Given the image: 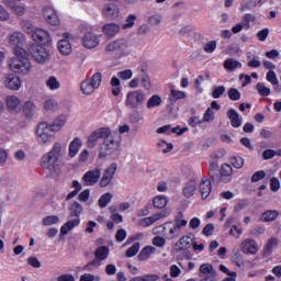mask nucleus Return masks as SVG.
I'll return each mask as SVG.
<instances>
[{
  "label": "nucleus",
  "instance_id": "f257e3e1",
  "mask_svg": "<svg viewBox=\"0 0 281 281\" xmlns=\"http://www.w3.org/2000/svg\"><path fill=\"white\" fill-rule=\"evenodd\" d=\"M15 57L9 60L11 71L15 74H30L32 71V64L27 58V50L25 48L15 49Z\"/></svg>",
  "mask_w": 281,
  "mask_h": 281
},
{
  "label": "nucleus",
  "instance_id": "f03ea898",
  "mask_svg": "<svg viewBox=\"0 0 281 281\" xmlns=\"http://www.w3.org/2000/svg\"><path fill=\"white\" fill-rule=\"evenodd\" d=\"M60 143H55L52 150L44 155L41 159L42 168L48 170L50 175H54L56 170H58V166L60 164Z\"/></svg>",
  "mask_w": 281,
  "mask_h": 281
},
{
  "label": "nucleus",
  "instance_id": "7ed1b4c3",
  "mask_svg": "<svg viewBox=\"0 0 281 281\" xmlns=\"http://www.w3.org/2000/svg\"><path fill=\"white\" fill-rule=\"evenodd\" d=\"M82 205L76 201L69 205V221L66 224H64L60 228V234L63 236H67V234H69V232H71L74 227H78V225H80V214H82Z\"/></svg>",
  "mask_w": 281,
  "mask_h": 281
},
{
  "label": "nucleus",
  "instance_id": "20e7f679",
  "mask_svg": "<svg viewBox=\"0 0 281 281\" xmlns=\"http://www.w3.org/2000/svg\"><path fill=\"white\" fill-rule=\"evenodd\" d=\"M120 148V135L113 133L112 136H108V138L100 145V159L104 157H109V155H113L115 150Z\"/></svg>",
  "mask_w": 281,
  "mask_h": 281
},
{
  "label": "nucleus",
  "instance_id": "39448f33",
  "mask_svg": "<svg viewBox=\"0 0 281 281\" xmlns=\"http://www.w3.org/2000/svg\"><path fill=\"white\" fill-rule=\"evenodd\" d=\"M109 247L99 246L94 251V259L89 261L86 266H83L85 271H93V269H98V267H102V261L109 258Z\"/></svg>",
  "mask_w": 281,
  "mask_h": 281
},
{
  "label": "nucleus",
  "instance_id": "423d86ee",
  "mask_svg": "<svg viewBox=\"0 0 281 281\" xmlns=\"http://www.w3.org/2000/svg\"><path fill=\"white\" fill-rule=\"evenodd\" d=\"M79 30L82 36V45L87 47V49H93L97 45H100V41L98 40V35L93 34V27L83 24L79 26Z\"/></svg>",
  "mask_w": 281,
  "mask_h": 281
},
{
  "label": "nucleus",
  "instance_id": "0eeeda50",
  "mask_svg": "<svg viewBox=\"0 0 281 281\" xmlns=\"http://www.w3.org/2000/svg\"><path fill=\"white\" fill-rule=\"evenodd\" d=\"M102 85V72H95L91 78L81 82L80 89L85 95H91Z\"/></svg>",
  "mask_w": 281,
  "mask_h": 281
},
{
  "label": "nucleus",
  "instance_id": "6e6552de",
  "mask_svg": "<svg viewBox=\"0 0 281 281\" xmlns=\"http://www.w3.org/2000/svg\"><path fill=\"white\" fill-rule=\"evenodd\" d=\"M146 102V93L142 90H134L126 94L125 106L127 109H139Z\"/></svg>",
  "mask_w": 281,
  "mask_h": 281
},
{
  "label": "nucleus",
  "instance_id": "1a4fd4ad",
  "mask_svg": "<svg viewBox=\"0 0 281 281\" xmlns=\"http://www.w3.org/2000/svg\"><path fill=\"white\" fill-rule=\"evenodd\" d=\"M36 135L38 144H49V142L55 139L54 132L47 122H42L37 125Z\"/></svg>",
  "mask_w": 281,
  "mask_h": 281
},
{
  "label": "nucleus",
  "instance_id": "9d476101",
  "mask_svg": "<svg viewBox=\"0 0 281 281\" xmlns=\"http://www.w3.org/2000/svg\"><path fill=\"white\" fill-rule=\"evenodd\" d=\"M29 52L38 65H45V63H49V58H52L49 50L42 45H32L30 46Z\"/></svg>",
  "mask_w": 281,
  "mask_h": 281
},
{
  "label": "nucleus",
  "instance_id": "9b49d317",
  "mask_svg": "<svg viewBox=\"0 0 281 281\" xmlns=\"http://www.w3.org/2000/svg\"><path fill=\"white\" fill-rule=\"evenodd\" d=\"M199 278L200 281H216V270L212 263H202L200 266Z\"/></svg>",
  "mask_w": 281,
  "mask_h": 281
},
{
  "label": "nucleus",
  "instance_id": "f8f14e48",
  "mask_svg": "<svg viewBox=\"0 0 281 281\" xmlns=\"http://www.w3.org/2000/svg\"><path fill=\"white\" fill-rule=\"evenodd\" d=\"M115 172H117V164L113 162L103 172V177L100 180V188H106L108 186H111V181H113Z\"/></svg>",
  "mask_w": 281,
  "mask_h": 281
},
{
  "label": "nucleus",
  "instance_id": "ddd939ff",
  "mask_svg": "<svg viewBox=\"0 0 281 281\" xmlns=\"http://www.w3.org/2000/svg\"><path fill=\"white\" fill-rule=\"evenodd\" d=\"M162 236L166 240H177L181 236V229L172 225V222L164 224Z\"/></svg>",
  "mask_w": 281,
  "mask_h": 281
},
{
  "label": "nucleus",
  "instance_id": "4468645a",
  "mask_svg": "<svg viewBox=\"0 0 281 281\" xmlns=\"http://www.w3.org/2000/svg\"><path fill=\"white\" fill-rule=\"evenodd\" d=\"M102 14L105 19L115 21V19L120 16V7L113 2L105 3L102 9Z\"/></svg>",
  "mask_w": 281,
  "mask_h": 281
},
{
  "label": "nucleus",
  "instance_id": "2eb2a0df",
  "mask_svg": "<svg viewBox=\"0 0 281 281\" xmlns=\"http://www.w3.org/2000/svg\"><path fill=\"white\" fill-rule=\"evenodd\" d=\"M126 49H128V42L125 38L114 40L105 47V50L117 52L119 54H123Z\"/></svg>",
  "mask_w": 281,
  "mask_h": 281
},
{
  "label": "nucleus",
  "instance_id": "dca6fc26",
  "mask_svg": "<svg viewBox=\"0 0 281 281\" xmlns=\"http://www.w3.org/2000/svg\"><path fill=\"white\" fill-rule=\"evenodd\" d=\"M32 38L35 41V43H40V45H49V43H52V36L49 35V32L43 29H36L32 33Z\"/></svg>",
  "mask_w": 281,
  "mask_h": 281
},
{
  "label": "nucleus",
  "instance_id": "f3484780",
  "mask_svg": "<svg viewBox=\"0 0 281 281\" xmlns=\"http://www.w3.org/2000/svg\"><path fill=\"white\" fill-rule=\"evenodd\" d=\"M25 43V35L21 32H14L9 37V45L13 47L14 54L16 53V49H23V44Z\"/></svg>",
  "mask_w": 281,
  "mask_h": 281
},
{
  "label": "nucleus",
  "instance_id": "a211bd4d",
  "mask_svg": "<svg viewBox=\"0 0 281 281\" xmlns=\"http://www.w3.org/2000/svg\"><path fill=\"white\" fill-rule=\"evenodd\" d=\"M100 177H102V171L100 169H93V170L87 171L83 175V181L86 186H95V183L100 181Z\"/></svg>",
  "mask_w": 281,
  "mask_h": 281
},
{
  "label": "nucleus",
  "instance_id": "6ab92c4d",
  "mask_svg": "<svg viewBox=\"0 0 281 281\" xmlns=\"http://www.w3.org/2000/svg\"><path fill=\"white\" fill-rule=\"evenodd\" d=\"M193 239L192 237L186 235L179 238V240L175 244L176 254H181V251H188L190 247H192Z\"/></svg>",
  "mask_w": 281,
  "mask_h": 281
},
{
  "label": "nucleus",
  "instance_id": "aec40b11",
  "mask_svg": "<svg viewBox=\"0 0 281 281\" xmlns=\"http://www.w3.org/2000/svg\"><path fill=\"white\" fill-rule=\"evenodd\" d=\"M43 16L46 19L47 23L50 25H60V20L58 19V14L52 7H45L43 9Z\"/></svg>",
  "mask_w": 281,
  "mask_h": 281
},
{
  "label": "nucleus",
  "instance_id": "412c9836",
  "mask_svg": "<svg viewBox=\"0 0 281 281\" xmlns=\"http://www.w3.org/2000/svg\"><path fill=\"white\" fill-rule=\"evenodd\" d=\"M4 87L11 91H19L21 89V78L13 74L8 75L4 79Z\"/></svg>",
  "mask_w": 281,
  "mask_h": 281
},
{
  "label": "nucleus",
  "instance_id": "4be33fe9",
  "mask_svg": "<svg viewBox=\"0 0 281 281\" xmlns=\"http://www.w3.org/2000/svg\"><path fill=\"white\" fill-rule=\"evenodd\" d=\"M209 177L213 183H223L221 178V169H218V162L213 161L209 165Z\"/></svg>",
  "mask_w": 281,
  "mask_h": 281
},
{
  "label": "nucleus",
  "instance_id": "5701e85b",
  "mask_svg": "<svg viewBox=\"0 0 281 281\" xmlns=\"http://www.w3.org/2000/svg\"><path fill=\"white\" fill-rule=\"evenodd\" d=\"M241 251L243 254H250L251 256H255V254H258V244L256 240L247 238L241 244Z\"/></svg>",
  "mask_w": 281,
  "mask_h": 281
},
{
  "label": "nucleus",
  "instance_id": "b1692460",
  "mask_svg": "<svg viewBox=\"0 0 281 281\" xmlns=\"http://www.w3.org/2000/svg\"><path fill=\"white\" fill-rule=\"evenodd\" d=\"M102 32L106 38H115L120 34V25L115 23H108L102 26Z\"/></svg>",
  "mask_w": 281,
  "mask_h": 281
},
{
  "label": "nucleus",
  "instance_id": "393cba45",
  "mask_svg": "<svg viewBox=\"0 0 281 281\" xmlns=\"http://www.w3.org/2000/svg\"><path fill=\"white\" fill-rule=\"evenodd\" d=\"M63 40L58 42V49L63 56H69L71 54V43H69V33H64Z\"/></svg>",
  "mask_w": 281,
  "mask_h": 281
},
{
  "label": "nucleus",
  "instance_id": "a878e982",
  "mask_svg": "<svg viewBox=\"0 0 281 281\" xmlns=\"http://www.w3.org/2000/svg\"><path fill=\"white\" fill-rule=\"evenodd\" d=\"M226 115L231 121V125L233 126V128H240V126H243V119H240V114H238L236 110H228Z\"/></svg>",
  "mask_w": 281,
  "mask_h": 281
},
{
  "label": "nucleus",
  "instance_id": "bb28decb",
  "mask_svg": "<svg viewBox=\"0 0 281 281\" xmlns=\"http://www.w3.org/2000/svg\"><path fill=\"white\" fill-rule=\"evenodd\" d=\"M232 175H234L232 166L229 164H223L220 170L222 183H229L232 181Z\"/></svg>",
  "mask_w": 281,
  "mask_h": 281
},
{
  "label": "nucleus",
  "instance_id": "cd10ccee",
  "mask_svg": "<svg viewBox=\"0 0 281 281\" xmlns=\"http://www.w3.org/2000/svg\"><path fill=\"white\" fill-rule=\"evenodd\" d=\"M66 122H67V115L61 114L57 116L52 124H48V127L50 128L52 132L56 133L60 131L63 126H65Z\"/></svg>",
  "mask_w": 281,
  "mask_h": 281
},
{
  "label": "nucleus",
  "instance_id": "c85d7f7f",
  "mask_svg": "<svg viewBox=\"0 0 281 281\" xmlns=\"http://www.w3.org/2000/svg\"><path fill=\"white\" fill-rule=\"evenodd\" d=\"M200 192L202 199H207V196L212 194V181H210L209 179H202L200 183Z\"/></svg>",
  "mask_w": 281,
  "mask_h": 281
},
{
  "label": "nucleus",
  "instance_id": "c756f323",
  "mask_svg": "<svg viewBox=\"0 0 281 281\" xmlns=\"http://www.w3.org/2000/svg\"><path fill=\"white\" fill-rule=\"evenodd\" d=\"M5 5H8V8H10V10L16 14V16H23V14H25V5L18 4L12 0H7Z\"/></svg>",
  "mask_w": 281,
  "mask_h": 281
},
{
  "label": "nucleus",
  "instance_id": "7c9ffc66",
  "mask_svg": "<svg viewBox=\"0 0 281 281\" xmlns=\"http://www.w3.org/2000/svg\"><path fill=\"white\" fill-rule=\"evenodd\" d=\"M280 216V212L276 210H268L261 214L260 221L262 223H273Z\"/></svg>",
  "mask_w": 281,
  "mask_h": 281
},
{
  "label": "nucleus",
  "instance_id": "2f4dec72",
  "mask_svg": "<svg viewBox=\"0 0 281 281\" xmlns=\"http://www.w3.org/2000/svg\"><path fill=\"white\" fill-rule=\"evenodd\" d=\"M194 192H196V181L190 180L183 188V194L187 199H190V196H194Z\"/></svg>",
  "mask_w": 281,
  "mask_h": 281
},
{
  "label": "nucleus",
  "instance_id": "473e14b6",
  "mask_svg": "<svg viewBox=\"0 0 281 281\" xmlns=\"http://www.w3.org/2000/svg\"><path fill=\"white\" fill-rule=\"evenodd\" d=\"M5 102L7 109H9V111H14L21 105V100H19L16 95L7 97Z\"/></svg>",
  "mask_w": 281,
  "mask_h": 281
},
{
  "label": "nucleus",
  "instance_id": "72a5a7b5",
  "mask_svg": "<svg viewBox=\"0 0 281 281\" xmlns=\"http://www.w3.org/2000/svg\"><path fill=\"white\" fill-rule=\"evenodd\" d=\"M278 244H279L278 238L276 237L270 238L263 248V256L267 258L270 254H273V248L277 247Z\"/></svg>",
  "mask_w": 281,
  "mask_h": 281
},
{
  "label": "nucleus",
  "instance_id": "f704fd0d",
  "mask_svg": "<svg viewBox=\"0 0 281 281\" xmlns=\"http://www.w3.org/2000/svg\"><path fill=\"white\" fill-rule=\"evenodd\" d=\"M168 100L170 104H175L177 100H186V92L171 89Z\"/></svg>",
  "mask_w": 281,
  "mask_h": 281
},
{
  "label": "nucleus",
  "instance_id": "c9c22d12",
  "mask_svg": "<svg viewBox=\"0 0 281 281\" xmlns=\"http://www.w3.org/2000/svg\"><path fill=\"white\" fill-rule=\"evenodd\" d=\"M110 85H111V87H113L112 95L117 98V95H120V93H122V87H121L122 82L120 81V78L112 77Z\"/></svg>",
  "mask_w": 281,
  "mask_h": 281
},
{
  "label": "nucleus",
  "instance_id": "e433bc0d",
  "mask_svg": "<svg viewBox=\"0 0 281 281\" xmlns=\"http://www.w3.org/2000/svg\"><path fill=\"white\" fill-rule=\"evenodd\" d=\"M80 146H82V140H80V138H75L69 145V157L78 155Z\"/></svg>",
  "mask_w": 281,
  "mask_h": 281
},
{
  "label": "nucleus",
  "instance_id": "4c0bfd02",
  "mask_svg": "<svg viewBox=\"0 0 281 281\" xmlns=\"http://www.w3.org/2000/svg\"><path fill=\"white\" fill-rule=\"evenodd\" d=\"M153 205L157 210H164V207H166V205H168V199L164 195H157L153 200Z\"/></svg>",
  "mask_w": 281,
  "mask_h": 281
},
{
  "label": "nucleus",
  "instance_id": "58836bf2",
  "mask_svg": "<svg viewBox=\"0 0 281 281\" xmlns=\"http://www.w3.org/2000/svg\"><path fill=\"white\" fill-rule=\"evenodd\" d=\"M154 251H155V247L146 246L145 248H143L140 250V252L138 254L137 258L140 261L148 260V258H150V254H153Z\"/></svg>",
  "mask_w": 281,
  "mask_h": 281
},
{
  "label": "nucleus",
  "instance_id": "ea45409f",
  "mask_svg": "<svg viewBox=\"0 0 281 281\" xmlns=\"http://www.w3.org/2000/svg\"><path fill=\"white\" fill-rule=\"evenodd\" d=\"M237 67H243V64H240L238 60H234L233 58H227L224 61V68L226 71H234V69H237Z\"/></svg>",
  "mask_w": 281,
  "mask_h": 281
},
{
  "label": "nucleus",
  "instance_id": "a19ab883",
  "mask_svg": "<svg viewBox=\"0 0 281 281\" xmlns=\"http://www.w3.org/2000/svg\"><path fill=\"white\" fill-rule=\"evenodd\" d=\"M186 225H188V221L183 220V212H179L175 217V223H172V226L181 229V227H186Z\"/></svg>",
  "mask_w": 281,
  "mask_h": 281
},
{
  "label": "nucleus",
  "instance_id": "79ce46f5",
  "mask_svg": "<svg viewBox=\"0 0 281 281\" xmlns=\"http://www.w3.org/2000/svg\"><path fill=\"white\" fill-rule=\"evenodd\" d=\"M94 134H97V137L99 139H104V140H106L109 137L113 135V133H111V130L108 127H101L94 131Z\"/></svg>",
  "mask_w": 281,
  "mask_h": 281
},
{
  "label": "nucleus",
  "instance_id": "37998d69",
  "mask_svg": "<svg viewBox=\"0 0 281 281\" xmlns=\"http://www.w3.org/2000/svg\"><path fill=\"white\" fill-rule=\"evenodd\" d=\"M161 97L159 94H154L147 101V109H155V106H161Z\"/></svg>",
  "mask_w": 281,
  "mask_h": 281
},
{
  "label": "nucleus",
  "instance_id": "c03bdc74",
  "mask_svg": "<svg viewBox=\"0 0 281 281\" xmlns=\"http://www.w3.org/2000/svg\"><path fill=\"white\" fill-rule=\"evenodd\" d=\"M256 89L259 95H262L263 98H267V95H271V89L267 88L266 85L262 82L257 83Z\"/></svg>",
  "mask_w": 281,
  "mask_h": 281
},
{
  "label": "nucleus",
  "instance_id": "a18cd8bd",
  "mask_svg": "<svg viewBox=\"0 0 281 281\" xmlns=\"http://www.w3.org/2000/svg\"><path fill=\"white\" fill-rule=\"evenodd\" d=\"M231 164L234 166L237 170H240L243 166H245V159L240 156H233L231 157Z\"/></svg>",
  "mask_w": 281,
  "mask_h": 281
},
{
  "label": "nucleus",
  "instance_id": "49530a36",
  "mask_svg": "<svg viewBox=\"0 0 281 281\" xmlns=\"http://www.w3.org/2000/svg\"><path fill=\"white\" fill-rule=\"evenodd\" d=\"M46 85L48 87V89H50L52 91H56V89H60V82H58V79H56V77H49L46 80Z\"/></svg>",
  "mask_w": 281,
  "mask_h": 281
},
{
  "label": "nucleus",
  "instance_id": "de8ad7c7",
  "mask_svg": "<svg viewBox=\"0 0 281 281\" xmlns=\"http://www.w3.org/2000/svg\"><path fill=\"white\" fill-rule=\"evenodd\" d=\"M60 218L57 215H48L43 218V225L45 227L49 225H56V223H59Z\"/></svg>",
  "mask_w": 281,
  "mask_h": 281
},
{
  "label": "nucleus",
  "instance_id": "09e8293b",
  "mask_svg": "<svg viewBox=\"0 0 281 281\" xmlns=\"http://www.w3.org/2000/svg\"><path fill=\"white\" fill-rule=\"evenodd\" d=\"M266 80L273 85L274 87H278L280 85V81L278 80V76L276 75V71L269 70L266 76Z\"/></svg>",
  "mask_w": 281,
  "mask_h": 281
},
{
  "label": "nucleus",
  "instance_id": "8fccbe9b",
  "mask_svg": "<svg viewBox=\"0 0 281 281\" xmlns=\"http://www.w3.org/2000/svg\"><path fill=\"white\" fill-rule=\"evenodd\" d=\"M111 199H113V194L112 193H104L99 199V206L106 207V205H109V203H111Z\"/></svg>",
  "mask_w": 281,
  "mask_h": 281
},
{
  "label": "nucleus",
  "instance_id": "3c124183",
  "mask_svg": "<svg viewBox=\"0 0 281 281\" xmlns=\"http://www.w3.org/2000/svg\"><path fill=\"white\" fill-rule=\"evenodd\" d=\"M22 30L26 34H34V24H32V21L24 20L21 22Z\"/></svg>",
  "mask_w": 281,
  "mask_h": 281
},
{
  "label": "nucleus",
  "instance_id": "603ef678",
  "mask_svg": "<svg viewBox=\"0 0 281 281\" xmlns=\"http://www.w3.org/2000/svg\"><path fill=\"white\" fill-rule=\"evenodd\" d=\"M139 243L134 244L133 246H131L126 252H125V257L126 258H133V256H137V252L139 251Z\"/></svg>",
  "mask_w": 281,
  "mask_h": 281
},
{
  "label": "nucleus",
  "instance_id": "864d4df0",
  "mask_svg": "<svg viewBox=\"0 0 281 281\" xmlns=\"http://www.w3.org/2000/svg\"><path fill=\"white\" fill-rule=\"evenodd\" d=\"M34 109H35V105L33 102L31 101L25 102L23 106L24 115H26V117H32V113H34Z\"/></svg>",
  "mask_w": 281,
  "mask_h": 281
},
{
  "label": "nucleus",
  "instance_id": "5fc2aeb1",
  "mask_svg": "<svg viewBox=\"0 0 281 281\" xmlns=\"http://www.w3.org/2000/svg\"><path fill=\"white\" fill-rule=\"evenodd\" d=\"M228 98L233 102H238V100H240V91H238L236 88H231L228 90Z\"/></svg>",
  "mask_w": 281,
  "mask_h": 281
},
{
  "label": "nucleus",
  "instance_id": "6e6d98bb",
  "mask_svg": "<svg viewBox=\"0 0 281 281\" xmlns=\"http://www.w3.org/2000/svg\"><path fill=\"white\" fill-rule=\"evenodd\" d=\"M254 21H256V15L251 13H247L243 16V24L245 25L246 30H249V23H254Z\"/></svg>",
  "mask_w": 281,
  "mask_h": 281
},
{
  "label": "nucleus",
  "instance_id": "4d7b16f0",
  "mask_svg": "<svg viewBox=\"0 0 281 281\" xmlns=\"http://www.w3.org/2000/svg\"><path fill=\"white\" fill-rule=\"evenodd\" d=\"M135 21H137V15L130 14L126 18V23L123 24V30H128V29L133 27V25H135Z\"/></svg>",
  "mask_w": 281,
  "mask_h": 281
},
{
  "label": "nucleus",
  "instance_id": "13d9d810",
  "mask_svg": "<svg viewBox=\"0 0 281 281\" xmlns=\"http://www.w3.org/2000/svg\"><path fill=\"white\" fill-rule=\"evenodd\" d=\"M267 177V172L265 170L256 171L251 177V183H258V181H262Z\"/></svg>",
  "mask_w": 281,
  "mask_h": 281
},
{
  "label": "nucleus",
  "instance_id": "bf43d9fd",
  "mask_svg": "<svg viewBox=\"0 0 281 281\" xmlns=\"http://www.w3.org/2000/svg\"><path fill=\"white\" fill-rule=\"evenodd\" d=\"M45 111H58V103L54 100H47L44 104Z\"/></svg>",
  "mask_w": 281,
  "mask_h": 281
},
{
  "label": "nucleus",
  "instance_id": "052dcab7",
  "mask_svg": "<svg viewBox=\"0 0 281 281\" xmlns=\"http://www.w3.org/2000/svg\"><path fill=\"white\" fill-rule=\"evenodd\" d=\"M142 120H144V116H142L138 111L132 112L130 114L131 124H138V122H142Z\"/></svg>",
  "mask_w": 281,
  "mask_h": 281
},
{
  "label": "nucleus",
  "instance_id": "680f3d73",
  "mask_svg": "<svg viewBox=\"0 0 281 281\" xmlns=\"http://www.w3.org/2000/svg\"><path fill=\"white\" fill-rule=\"evenodd\" d=\"M117 76L119 78H121V80H131L133 78V70L126 69L123 71H119Z\"/></svg>",
  "mask_w": 281,
  "mask_h": 281
},
{
  "label": "nucleus",
  "instance_id": "e2e57ef3",
  "mask_svg": "<svg viewBox=\"0 0 281 281\" xmlns=\"http://www.w3.org/2000/svg\"><path fill=\"white\" fill-rule=\"evenodd\" d=\"M204 52L206 54H213V52H215L216 49V41H210L207 42L204 47H203Z\"/></svg>",
  "mask_w": 281,
  "mask_h": 281
},
{
  "label": "nucleus",
  "instance_id": "0e129e2a",
  "mask_svg": "<svg viewBox=\"0 0 281 281\" xmlns=\"http://www.w3.org/2000/svg\"><path fill=\"white\" fill-rule=\"evenodd\" d=\"M223 93H225V86H218V87L214 88V90L212 92V98H214L215 100H218V98H221V95H223Z\"/></svg>",
  "mask_w": 281,
  "mask_h": 281
},
{
  "label": "nucleus",
  "instance_id": "69168bd1",
  "mask_svg": "<svg viewBox=\"0 0 281 281\" xmlns=\"http://www.w3.org/2000/svg\"><path fill=\"white\" fill-rule=\"evenodd\" d=\"M80 281H101V279H100V276L85 273L80 277Z\"/></svg>",
  "mask_w": 281,
  "mask_h": 281
},
{
  "label": "nucleus",
  "instance_id": "338daca9",
  "mask_svg": "<svg viewBox=\"0 0 281 281\" xmlns=\"http://www.w3.org/2000/svg\"><path fill=\"white\" fill-rule=\"evenodd\" d=\"M270 190L272 192H278L280 190V180L276 177L270 179Z\"/></svg>",
  "mask_w": 281,
  "mask_h": 281
},
{
  "label": "nucleus",
  "instance_id": "774afa93",
  "mask_svg": "<svg viewBox=\"0 0 281 281\" xmlns=\"http://www.w3.org/2000/svg\"><path fill=\"white\" fill-rule=\"evenodd\" d=\"M213 120L214 111H212V108H207L203 116V122H213Z\"/></svg>",
  "mask_w": 281,
  "mask_h": 281
}]
</instances>
